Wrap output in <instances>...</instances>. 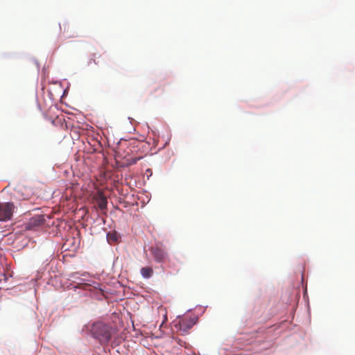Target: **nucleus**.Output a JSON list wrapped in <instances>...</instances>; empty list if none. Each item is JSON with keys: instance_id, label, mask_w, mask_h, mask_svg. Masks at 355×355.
Segmentation results:
<instances>
[{"instance_id": "f257e3e1", "label": "nucleus", "mask_w": 355, "mask_h": 355, "mask_svg": "<svg viewBox=\"0 0 355 355\" xmlns=\"http://www.w3.org/2000/svg\"><path fill=\"white\" fill-rule=\"evenodd\" d=\"M92 332L101 343H107L114 333V329L107 324L96 322L93 325Z\"/></svg>"}, {"instance_id": "f03ea898", "label": "nucleus", "mask_w": 355, "mask_h": 355, "mask_svg": "<svg viewBox=\"0 0 355 355\" xmlns=\"http://www.w3.org/2000/svg\"><path fill=\"white\" fill-rule=\"evenodd\" d=\"M14 205L10 202L0 203V220H10L12 216Z\"/></svg>"}, {"instance_id": "7ed1b4c3", "label": "nucleus", "mask_w": 355, "mask_h": 355, "mask_svg": "<svg viewBox=\"0 0 355 355\" xmlns=\"http://www.w3.org/2000/svg\"><path fill=\"white\" fill-rule=\"evenodd\" d=\"M151 252L155 259V261L158 263L163 262L167 258L166 252L159 247H154L151 248Z\"/></svg>"}, {"instance_id": "20e7f679", "label": "nucleus", "mask_w": 355, "mask_h": 355, "mask_svg": "<svg viewBox=\"0 0 355 355\" xmlns=\"http://www.w3.org/2000/svg\"><path fill=\"white\" fill-rule=\"evenodd\" d=\"M96 204L98 207L103 211L107 209V198L103 194L102 192H98L96 197Z\"/></svg>"}, {"instance_id": "39448f33", "label": "nucleus", "mask_w": 355, "mask_h": 355, "mask_svg": "<svg viewBox=\"0 0 355 355\" xmlns=\"http://www.w3.org/2000/svg\"><path fill=\"white\" fill-rule=\"evenodd\" d=\"M180 326V329L184 331H187L188 329H191L195 324V321L192 319H182L179 322Z\"/></svg>"}, {"instance_id": "423d86ee", "label": "nucleus", "mask_w": 355, "mask_h": 355, "mask_svg": "<svg viewBox=\"0 0 355 355\" xmlns=\"http://www.w3.org/2000/svg\"><path fill=\"white\" fill-rule=\"evenodd\" d=\"M141 275L144 278H150L153 275V270L151 267H143L141 269Z\"/></svg>"}, {"instance_id": "0eeeda50", "label": "nucleus", "mask_w": 355, "mask_h": 355, "mask_svg": "<svg viewBox=\"0 0 355 355\" xmlns=\"http://www.w3.org/2000/svg\"><path fill=\"white\" fill-rule=\"evenodd\" d=\"M107 240L109 241L117 242L119 239V236L116 232H108L107 233Z\"/></svg>"}, {"instance_id": "6e6552de", "label": "nucleus", "mask_w": 355, "mask_h": 355, "mask_svg": "<svg viewBox=\"0 0 355 355\" xmlns=\"http://www.w3.org/2000/svg\"><path fill=\"white\" fill-rule=\"evenodd\" d=\"M60 31H63L64 33L69 31V24L67 22H63L62 24H60Z\"/></svg>"}, {"instance_id": "1a4fd4ad", "label": "nucleus", "mask_w": 355, "mask_h": 355, "mask_svg": "<svg viewBox=\"0 0 355 355\" xmlns=\"http://www.w3.org/2000/svg\"><path fill=\"white\" fill-rule=\"evenodd\" d=\"M141 159V157H134L129 159V164H135Z\"/></svg>"}, {"instance_id": "9d476101", "label": "nucleus", "mask_w": 355, "mask_h": 355, "mask_svg": "<svg viewBox=\"0 0 355 355\" xmlns=\"http://www.w3.org/2000/svg\"><path fill=\"white\" fill-rule=\"evenodd\" d=\"M69 37H75V35H69Z\"/></svg>"}, {"instance_id": "9b49d317", "label": "nucleus", "mask_w": 355, "mask_h": 355, "mask_svg": "<svg viewBox=\"0 0 355 355\" xmlns=\"http://www.w3.org/2000/svg\"><path fill=\"white\" fill-rule=\"evenodd\" d=\"M93 62H94V64H97V62H96L95 59H93Z\"/></svg>"}]
</instances>
